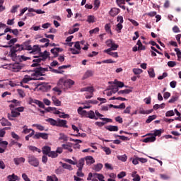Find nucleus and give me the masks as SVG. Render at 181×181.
I'll list each match as a JSON object with an SVG mask.
<instances>
[{"label":"nucleus","mask_w":181,"mask_h":181,"mask_svg":"<svg viewBox=\"0 0 181 181\" xmlns=\"http://www.w3.org/2000/svg\"><path fill=\"white\" fill-rule=\"evenodd\" d=\"M62 168L67 169L68 170H73V167L67 163H62Z\"/></svg>","instance_id":"52"},{"label":"nucleus","mask_w":181,"mask_h":181,"mask_svg":"<svg viewBox=\"0 0 181 181\" xmlns=\"http://www.w3.org/2000/svg\"><path fill=\"white\" fill-rule=\"evenodd\" d=\"M105 129L107 131H110V132H118V126H112V125H109L105 127Z\"/></svg>","instance_id":"20"},{"label":"nucleus","mask_w":181,"mask_h":181,"mask_svg":"<svg viewBox=\"0 0 181 181\" xmlns=\"http://www.w3.org/2000/svg\"><path fill=\"white\" fill-rule=\"evenodd\" d=\"M103 151L105 152L106 155H111V149L108 147H103Z\"/></svg>","instance_id":"58"},{"label":"nucleus","mask_w":181,"mask_h":181,"mask_svg":"<svg viewBox=\"0 0 181 181\" xmlns=\"http://www.w3.org/2000/svg\"><path fill=\"white\" fill-rule=\"evenodd\" d=\"M175 52H176V53H177L178 62H180V59H181V52H180V49L179 48H175Z\"/></svg>","instance_id":"54"},{"label":"nucleus","mask_w":181,"mask_h":181,"mask_svg":"<svg viewBox=\"0 0 181 181\" xmlns=\"http://www.w3.org/2000/svg\"><path fill=\"white\" fill-rule=\"evenodd\" d=\"M106 45L107 47H110L107 49V50H117V49L119 47V45L115 44L112 40H107L106 41Z\"/></svg>","instance_id":"7"},{"label":"nucleus","mask_w":181,"mask_h":181,"mask_svg":"<svg viewBox=\"0 0 181 181\" xmlns=\"http://www.w3.org/2000/svg\"><path fill=\"white\" fill-rule=\"evenodd\" d=\"M10 57L13 60V62H15L16 60V57H18V56L16 55V51L13 50L11 48V50H10Z\"/></svg>","instance_id":"33"},{"label":"nucleus","mask_w":181,"mask_h":181,"mask_svg":"<svg viewBox=\"0 0 181 181\" xmlns=\"http://www.w3.org/2000/svg\"><path fill=\"white\" fill-rule=\"evenodd\" d=\"M57 86L62 90H68V88H71V86H74V81L71 79L66 80L64 78H61L57 83Z\"/></svg>","instance_id":"2"},{"label":"nucleus","mask_w":181,"mask_h":181,"mask_svg":"<svg viewBox=\"0 0 181 181\" xmlns=\"http://www.w3.org/2000/svg\"><path fill=\"white\" fill-rule=\"evenodd\" d=\"M42 149L43 155H47V156L50 153V151H52V148H50V146H43Z\"/></svg>","instance_id":"19"},{"label":"nucleus","mask_w":181,"mask_h":181,"mask_svg":"<svg viewBox=\"0 0 181 181\" xmlns=\"http://www.w3.org/2000/svg\"><path fill=\"white\" fill-rule=\"evenodd\" d=\"M93 176L94 177H96L97 179H98V180L100 181H105L104 175H103V174L95 173Z\"/></svg>","instance_id":"43"},{"label":"nucleus","mask_w":181,"mask_h":181,"mask_svg":"<svg viewBox=\"0 0 181 181\" xmlns=\"http://www.w3.org/2000/svg\"><path fill=\"white\" fill-rule=\"evenodd\" d=\"M131 106H128L126 109L123 111V114H131Z\"/></svg>","instance_id":"62"},{"label":"nucleus","mask_w":181,"mask_h":181,"mask_svg":"<svg viewBox=\"0 0 181 181\" xmlns=\"http://www.w3.org/2000/svg\"><path fill=\"white\" fill-rule=\"evenodd\" d=\"M132 176L133 177V181H141V177L136 174V171L132 173Z\"/></svg>","instance_id":"32"},{"label":"nucleus","mask_w":181,"mask_h":181,"mask_svg":"<svg viewBox=\"0 0 181 181\" xmlns=\"http://www.w3.org/2000/svg\"><path fill=\"white\" fill-rule=\"evenodd\" d=\"M57 127H59L61 128H69V126H67V121L62 119H57Z\"/></svg>","instance_id":"9"},{"label":"nucleus","mask_w":181,"mask_h":181,"mask_svg":"<svg viewBox=\"0 0 181 181\" xmlns=\"http://www.w3.org/2000/svg\"><path fill=\"white\" fill-rule=\"evenodd\" d=\"M153 119H156V115H153L149 116L148 119L146 120V124H151L153 121Z\"/></svg>","instance_id":"41"},{"label":"nucleus","mask_w":181,"mask_h":181,"mask_svg":"<svg viewBox=\"0 0 181 181\" xmlns=\"http://www.w3.org/2000/svg\"><path fill=\"white\" fill-rule=\"evenodd\" d=\"M122 28H123L122 23H119L116 25V30H117V32H118L119 33V32H121V30L122 29Z\"/></svg>","instance_id":"60"},{"label":"nucleus","mask_w":181,"mask_h":181,"mask_svg":"<svg viewBox=\"0 0 181 181\" xmlns=\"http://www.w3.org/2000/svg\"><path fill=\"white\" fill-rule=\"evenodd\" d=\"M22 177L25 181H30V179L29 178V177H28V175H26L25 173L22 174Z\"/></svg>","instance_id":"64"},{"label":"nucleus","mask_w":181,"mask_h":181,"mask_svg":"<svg viewBox=\"0 0 181 181\" xmlns=\"http://www.w3.org/2000/svg\"><path fill=\"white\" fill-rule=\"evenodd\" d=\"M87 22H88V23H94V22H95V17L94 16H88Z\"/></svg>","instance_id":"44"},{"label":"nucleus","mask_w":181,"mask_h":181,"mask_svg":"<svg viewBox=\"0 0 181 181\" xmlns=\"http://www.w3.org/2000/svg\"><path fill=\"white\" fill-rule=\"evenodd\" d=\"M120 12H121V10L119 8H112L110 11L109 15H110V16H112L114 18L115 16H117V15H118V13H119Z\"/></svg>","instance_id":"12"},{"label":"nucleus","mask_w":181,"mask_h":181,"mask_svg":"<svg viewBox=\"0 0 181 181\" xmlns=\"http://www.w3.org/2000/svg\"><path fill=\"white\" fill-rule=\"evenodd\" d=\"M10 47H11V49L14 50L16 53H18V52H22V50H23V47H22V45L19 44H16L13 46L10 45Z\"/></svg>","instance_id":"11"},{"label":"nucleus","mask_w":181,"mask_h":181,"mask_svg":"<svg viewBox=\"0 0 181 181\" xmlns=\"http://www.w3.org/2000/svg\"><path fill=\"white\" fill-rule=\"evenodd\" d=\"M33 127H36L38 131H45V127L42 126L41 124H34Z\"/></svg>","instance_id":"53"},{"label":"nucleus","mask_w":181,"mask_h":181,"mask_svg":"<svg viewBox=\"0 0 181 181\" xmlns=\"http://www.w3.org/2000/svg\"><path fill=\"white\" fill-rule=\"evenodd\" d=\"M81 91L82 92L88 91V93H90V94H93V93H94V87L93 86L85 87L81 88Z\"/></svg>","instance_id":"24"},{"label":"nucleus","mask_w":181,"mask_h":181,"mask_svg":"<svg viewBox=\"0 0 181 181\" xmlns=\"http://www.w3.org/2000/svg\"><path fill=\"white\" fill-rule=\"evenodd\" d=\"M49 69L50 71H52V73H55L56 74H63V73H64V71H59L52 68L51 66H49Z\"/></svg>","instance_id":"42"},{"label":"nucleus","mask_w":181,"mask_h":181,"mask_svg":"<svg viewBox=\"0 0 181 181\" xmlns=\"http://www.w3.org/2000/svg\"><path fill=\"white\" fill-rule=\"evenodd\" d=\"M49 158H57V156H59V154H57V152L56 151H49V154H48Z\"/></svg>","instance_id":"45"},{"label":"nucleus","mask_w":181,"mask_h":181,"mask_svg":"<svg viewBox=\"0 0 181 181\" xmlns=\"http://www.w3.org/2000/svg\"><path fill=\"white\" fill-rule=\"evenodd\" d=\"M117 158L122 162H127V160L128 159V156H127L125 154L122 156H117Z\"/></svg>","instance_id":"40"},{"label":"nucleus","mask_w":181,"mask_h":181,"mask_svg":"<svg viewBox=\"0 0 181 181\" xmlns=\"http://www.w3.org/2000/svg\"><path fill=\"white\" fill-rule=\"evenodd\" d=\"M114 84H115L116 86H116V87H119V88H122V87H124V84L123 82L118 81H117V80H115Z\"/></svg>","instance_id":"49"},{"label":"nucleus","mask_w":181,"mask_h":181,"mask_svg":"<svg viewBox=\"0 0 181 181\" xmlns=\"http://www.w3.org/2000/svg\"><path fill=\"white\" fill-rule=\"evenodd\" d=\"M83 115H84L86 118H90V119H98V117L95 116V113L93 110H90L87 112V110H83Z\"/></svg>","instance_id":"6"},{"label":"nucleus","mask_w":181,"mask_h":181,"mask_svg":"<svg viewBox=\"0 0 181 181\" xmlns=\"http://www.w3.org/2000/svg\"><path fill=\"white\" fill-rule=\"evenodd\" d=\"M1 124L2 127H11L12 125V123L4 117L1 119Z\"/></svg>","instance_id":"21"},{"label":"nucleus","mask_w":181,"mask_h":181,"mask_svg":"<svg viewBox=\"0 0 181 181\" xmlns=\"http://www.w3.org/2000/svg\"><path fill=\"white\" fill-rule=\"evenodd\" d=\"M100 119H101L102 121H105L104 122H95V125H97V127H104V125H105V124H107V122H112V119H108L106 117H100Z\"/></svg>","instance_id":"8"},{"label":"nucleus","mask_w":181,"mask_h":181,"mask_svg":"<svg viewBox=\"0 0 181 181\" xmlns=\"http://www.w3.org/2000/svg\"><path fill=\"white\" fill-rule=\"evenodd\" d=\"M86 165H88L89 166L90 165H93V163L95 162L93 156H90L86 157Z\"/></svg>","instance_id":"22"},{"label":"nucleus","mask_w":181,"mask_h":181,"mask_svg":"<svg viewBox=\"0 0 181 181\" xmlns=\"http://www.w3.org/2000/svg\"><path fill=\"white\" fill-rule=\"evenodd\" d=\"M46 71H49V69L39 66L33 71V73L31 74V77H33V80H43L42 77L39 78V76H45L43 73H46Z\"/></svg>","instance_id":"3"},{"label":"nucleus","mask_w":181,"mask_h":181,"mask_svg":"<svg viewBox=\"0 0 181 181\" xmlns=\"http://www.w3.org/2000/svg\"><path fill=\"white\" fill-rule=\"evenodd\" d=\"M28 148L30 151H32V152H38V153H40V152H42V151L40 148H37V147L36 146H28Z\"/></svg>","instance_id":"34"},{"label":"nucleus","mask_w":181,"mask_h":181,"mask_svg":"<svg viewBox=\"0 0 181 181\" xmlns=\"http://www.w3.org/2000/svg\"><path fill=\"white\" fill-rule=\"evenodd\" d=\"M47 181H59V178H57V176H56V175H53L52 176L47 175Z\"/></svg>","instance_id":"35"},{"label":"nucleus","mask_w":181,"mask_h":181,"mask_svg":"<svg viewBox=\"0 0 181 181\" xmlns=\"http://www.w3.org/2000/svg\"><path fill=\"white\" fill-rule=\"evenodd\" d=\"M63 149H66L69 152H73V148H71V143H67L66 144H62Z\"/></svg>","instance_id":"26"},{"label":"nucleus","mask_w":181,"mask_h":181,"mask_svg":"<svg viewBox=\"0 0 181 181\" xmlns=\"http://www.w3.org/2000/svg\"><path fill=\"white\" fill-rule=\"evenodd\" d=\"M49 56H50V53L45 50L43 53H40L39 57H34L35 59L33 60V64H32L31 67L40 66V62H45Z\"/></svg>","instance_id":"1"},{"label":"nucleus","mask_w":181,"mask_h":181,"mask_svg":"<svg viewBox=\"0 0 181 181\" xmlns=\"http://www.w3.org/2000/svg\"><path fill=\"white\" fill-rule=\"evenodd\" d=\"M111 49H105L104 53H107L109 54V56H112V57H115V59H117L118 57V52H111Z\"/></svg>","instance_id":"18"},{"label":"nucleus","mask_w":181,"mask_h":181,"mask_svg":"<svg viewBox=\"0 0 181 181\" xmlns=\"http://www.w3.org/2000/svg\"><path fill=\"white\" fill-rule=\"evenodd\" d=\"M22 66H21V64H15L13 66V71H15L16 73H17L18 71H19L20 70H22Z\"/></svg>","instance_id":"31"},{"label":"nucleus","mask_w":181,"mask_h":181,"mask_svg":"<svg viewBox=\"0 0 181 181\" xmlns=\"http://www.w3.org/2000/svg\"><path fill=\"white\" fill-rule=\"evenodd\" d=\"M148 136L150 135H153V136H155V138H156V136H160V135H162V129H156L154 130V133L152 134L151 133L147 134Z\"/></svg>","instance_id":"27"},{"label":"nucleus","mask_w":181,"mask_h":181,"mask_svg":"<svg viewBox=\"0 0 181 181\" xmlns=\"http://www.w3.org/2000/svg\"><path fill=\"white\" fill-rule=\"evenodd\" d=\"M144 71L141 69H133V73H134V74L136 75H139L141 74H142Z\"/></svg>","instance_id":"55"},{"label":"nucleus","mask_w":181,"mask_h":181,"mask_svg":"<svg viewBox=\"0 0 181 181\" xmlns=\"http://www.w3.org/2000/svg\"><path fill=\"white\" fill-rule=\"evenodd\" d=\"M23 50H32V46L30 45V41H27L21 45Z\"/></svg>","instance_id":"14"},{"label":"nucleus","mask_w":181,"mask_h":181,"mask_svg":"<svg viewBox=\"0 0 181 181\" xmlns=\"http://www.w3.org/2000/svg\"><path fill=\"white\" fill-rule=\"evenodd\" d=\"M175 112L173 110H169L165 113V117H173Z\"/></svg>","instance_id":"61"},{"label":"nucleus","mask_w":181,"mask_h":181,"mask_svg":"<svg viewBox=\"0 0 181 181\" xmlns=\"http://www.w3.org/2000/svg\"><path fill=\"white\" fill-rule=\"evenodd\" d=\"M100 0H95L93 4L94 9L95 10L98 9L100 8Z\"/></svg>","instance_id":"56"},{"label":"nucleus","mask_w":181,"mask_h":181,"mask_svg":"<svg viewBox=\"0 0 181 181\" xmlns=\"http://www.w3.org/2000/svg\"><path fill=\"white\" fill-rule=\"evenodd\" d=\"M33 103H34V104H37V105H38L40 107V108H45V104L42 102L39 101L37 100L30 99V104H32Z\"/></svg>","instance_id":"16"},{"label":"nucleus","mask_w":181,"mask_h":181,"mask_svg":"<svg viewBox=\"0 0 181 181\" xmlns=\"http://www.w3.org/2000/svg\"><path fill=\"white\" fill-rule=\"evenodd\" d=\"M31 53H36V52H40V47H39V45H34L33 47H32Z\"/></svg>","instance_id":"48"},{"label":"nucleus","mask_w":181,"mask_h":181,"mask_svg":"<svg viewBox=\"0 0 181 181\" xmlns=\"http://www.w3.org/2000/svg\"><path fill=\"white\" fill-rule=\"evenodd\" d=\"M129 93H132V90L131 89H124L122 90L117 92L119 95H121V94H129Z\"/></svg>","instance_id":"38"},{"label":"nucleus","mask_w":181,"mask_h":181,"mask_svg":"<svg viewBox=\"0 0 181 181\" xmlns=\"http://www.w3.org/2000/svg\"><path fill=\"white\" fill-rule=\"evenodd\" d=\"M46 122H49L52 127H57V120L53 118H48L45 119Z\"/></svg>","instance_id":"23"},{"label":"nucleus","mask_w":181,"mask_h":181,"mask_svg":"<svg viewBox=\"0 0 181 181\" xmlns=\"http://www.w3.org/2000/svg\"><path fill=\"white\" fill-rule=\"evenodd\" d=\"M156 141V137L153 136H150L144 139L143 140V142H144L145 144H148V142H155Z\"/></svg>","instance_id":"25"},{"label":"nucleus","mask_w":181,"mask_h":181,"mask_svg":"<svg viewBox=\"0 0 181 181\" xmlns=\"http://www.w3.org/2000/svg\"><path fill=\"white\" fill-rule=\"evenodd\" d=\"M70 52H71L72 54H80V50H77L74 48H70Z\"/></svg>","instance_id":"59"},{"label":"nucleus","mask_w":181,"mask_h":181,"mask_svg":"<svg viewBox=\"0 0 181 181\" xmlns=\"http://www.w3.org/2000/svg\"><path fill=\"white\" fill-rule=\"evenodd\" d=\"M52 100L54 105H56L57 107H60V105H62V101L59 100V99H57V98H56L55 96H52Z\"/></svg>","instance_id":"29"},{"label":"nucleus","mask_w":181,"mask_h":181,"mask_svg":"<svg viewBox=\"0 0 181 181\" xmlns=\"http://www.w3.org/2000/svg\"><path fill=\"white\" fill-rule=\"evenodd\" d=\"M11 113H8L7 117L10 121H13V118H18V117H21V112H18V110L15 108V105L11 104L9 105Z\"/></svg>","instance_id":"4"},{"label":"nucleus","mask_w":181,"mask_h":181,"mask_svg":"<svg viewBox=\"0 0 181 181\" xmlns=\"http://www.w3.org/2000/svg\"><path fill=\"white\" fill-rule=\"evenodd\" d=\"M17 92H18V94L19 95V96H20L21 98H24V97L26 96V94L25 93V92H24L23 90H22V89H18V90H17Z\"/></svg>","instance_id":"47"},{"label":"nucleus","mask_w":181,"mask_h":181,"mask_svg":"<svg viewBox=\"0 0 181 181\" xmlns=\"http://www.w3.org/2000/svg\"><path fill=\"white\" fill-rule=\"evenodd\" d=\"M7 179L8 181H16L19 180V177L15 174L10 175L7 177Z\"/></svg>","instance_id":"28"},{"label":"nucleus","mask_w":181,"mask_h":181,"mask_svg":"<svg viewBox=\"0 0 181 181\" xmlns=\"http://www.w3.org/2000/svg\"><path fill=\"white\" fill-rule=\"evenodd\" d=\"M94 76V71L91 70H88L84 74L83 76V80H86V78H88L89 77H93Z\"/></svg>","instance_id":"17"},{"label":"nucleus","mask_w":181,"mask_h":181,"mask_svg":"<svg viewBox=\"0 0 181 181\" xmlns=\"http://www.w3.org/2000/svg\"><path fill=\"white\" fill-rule=\"evenodd\" d=\"M86 162V159L84 158H81L78 163H76V166L79 170H83V168H84V163Z\"/></svg>","instance_id":"15"},{"label":"nucleus","mask_w":181,"mask_h":181,"mask_svg":"<svg viewBox=\"0 0 181 181\" xmlns=\"http://www.w3.org/2000/svg\"><path fill=\"white\" fill-rule=\"evenodd\" d=\"M40 138H42V139H48L49 134L47 133H41Z\"/></svg>","instance_id":"63"},{"label":"nucleus","mask_w":181,"mask_h":181,"mask_svg":"<svg viewBox=\"0 0 181 181\" xmlns=\"http://www.w3.org/2000/svg\"><path fill=\"white\" fill-rule=\"evenodd\" d=\"M63 52V49L60 47H54L51 49V53L54 55V57H59V53Z\"/></svg>","instance_id":"10"},{"label":"nucleus","mask_w":181,"mask_h":181,"mask_svg":"<svg viewBox=\"0 0 181 181\" xmlns=\"http://www.w3.org/2000/svg\"><path fill=\"white\" fill-rule=\"evenodd\" d=\"M31 80H33V77L32 78L28 75H25L21 81V84L22 83L26 84V83H29V81H31Z\"/></svg>","instance_id":"30"},{"label":"nucleus","mask_w":181,"mask_h":181,"mask_svg":"<svg viewBox=\"0 0 181 181\" xmlns=\"http://www.w3.org/2000/svg\"><path fill=\"white\" fill-rule=\"evenodd\" d=\"M105 30L107 33H110V35H112V32L111 31V23H107L105 25Z\"/></svg>","instance_id":"39"},{"label":"nucleus","mask_w":181,"mask_h":181,"mask_svg":"<svg viewBox=\"0 0 181 181\" xmlns=\"http://www.w3.org/2000/svg\"><path fill=\"white\" fill-rule=\"evenodd\" d=\"M94 169L95 170V172H100V170H101V169H103V164L99 163L97 164L94 166Z\"/></svg>","instance_id":"51"},{"label":"nucleus","mask_w":181,"mask_h":181,"mask_svg":"<svg viewBox=\"0 0 181 181\" xmlns=\"http://www.w3.org/2000/svg\"><path fill=\"white\" fill-rule=\"evenodd\" d=\"M153 110H159V108H165V103H162L160 105L159 104H156L153 107Z\"/></svg>","instance_id":"46"},{"label":"nucleus","mask_w":181,"mask_h":181,"mask_svg":"<svg viewBox=\"0 0 181 181\" xmlns=\"http://www.w3.org/2000/svg\"><path fill=\"white\" fill-rule=\"evenodd\" d=\"M28 162L31 166H34V168H37V166H39V160L34 156H29Z\"/></svg>","instance_id":"5"},{"label":"nucleus","mask_w":181,"mask_h":181,"mask_svg":"<svg viewBox=\"0 0 181 181\" xmlns=\"http://www.w3.org/2000/svg\"><path fill=\"white\" fill-rule=\"evenodd\" d=\"M63 160L64 162H66V163H69L70 165H77V163L73 161V160L71 159L64 158Z\"/></svg>","instance_id":"50"},{"label":"nucleus","mask_w":181,"mask_h":181,"mask_svg":"<svg viewBox=\"0 0 181 181\" xmlns=\"http://www.w3.org/2000/svg\"><path fill=\"white\" fill-rule=\"evenodd\" d=\"M148 74L151 78H155L156 74L155 69H153V68H150L148 71Z\"/></svg>","instance_id":"37"},{"label":"nucleus","mask_w":181,"mask_h":181,"mask_svg":"<svg viewBox=\"0 0 181 181\" xmlns=\"http://www.w3.org/2000/svg\"><path fill=\"white\" fill-rule=\"evenodd\" d=\"M19 5L13 6L11 12V13H16V12H18V8H19Z\"/></svg>","instance_id":"57"},{"label":"nucleus","mask_w":181,"mask_h":181,"mask_svg":"<svg viewBox=\"0 0 181 181\" xmlns=\"http://www.w3.org/2000/svg\"><path fill=\"white\" fill-rule=\"evenodd\" d=\"M25 160H26L23 157L13 158V162H14L15 165H16L17 166L18 165H21V163H25Z\"/></svg>","instance_id":"13"},{"label":"nucleus","mask_w":181,"mask_h":181,"mask_svg":"<svg viewBox=\"0 0 181 181\" xmlns=\"http://www.w3.org/2000/svg\"><path fill=\"white\" fill-rule=\"evenodd\" d=\"M179 100V95H175L171 97V98L168 100V103L170 104H173V103H175V101H177Z\"/></svg>","instance_id":"36"}]
</instances>
